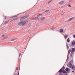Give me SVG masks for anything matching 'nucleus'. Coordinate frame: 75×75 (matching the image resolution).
Returning a JSON list of instances; mask_svg holds the SVG:
<instances>
[{"label":"nucleus","instance_id":"25","mask_svg":"<svg viewBox=\"0 0 75 75\" xmlns=\"http://www.w3.org/2000/svg\"><path fill=\"white\" fill-rule=\"evenodd\" d=\"M20 56H21V53H19V58L20 57Z\"/></svg>","mask_w":75,"mask_h":75},{"label":"nucleus","instance_id":"20","mask_svg":"<svg viewBox=\"0 0 75 75\" xmlns=\"http://www.w3.org/2000/svg\"><path fill=\"white\" fill-rule=\"evenodd\" d=\"M29 25H30V26H31V25H33V23H30L29 24Z\"/></svg>","mask_w":75,"mask_h":75},{"label":"nucleus","instance_id":"31","mask_svg":"<svg viewBox=\"0 0 75 75\" xmlns=\"http://www.w3.org/2000/svg\"><path fill=\"white\" fill-rule=\"evenodd\" d=\"M16 70H18V67H17L16 69Z\"/></svg>","mask_w":75,"mask_h":75},{"label":"nucleus","instance_id":"13","mask_svg":"<svg viewBox=\"0 0 75 75\" xmlns=\"http://www.w3.org/2000/svg\"><path fill=\"white\" fill-rule=\"evenodd\" d=\"M70 71V69L69 68H67L65 69V70L66 71H68V70Z\"/></svg>","mask_w":75,"mask_h":75},{"label":"nucleus","instance_id":"26","mask_svg":"<svg viewBox=\"0 0 75 75\" xmlns=\"http://www.w3.org/2000/svg\"><path fill=\"white\" fill-rule=\"evenodd\" d=\"M5 39H6V37H4V38H3V39L2 40H5Z\"/></svg>","mask_w":75,"mask_h":75},{"label":"nucleus","instance_id":"33","mask_svg":"<svg viewBox=\"0 0 75 75\" xmlns=\"http://www.w3.org/2000/svg\"><path fill=\"white\" fill-rule=\"evenodd\" d=\"M38 16H39V15H37V16L36 17L38 18V17H39Z\"/></svg>","mask_w":75,"mask_h":75},{"label":"nucleus","instance_id":"40","mask_svg":"<svg viewBox=\"0 0 75 75\" xmlns=\"http://www.w3.org/2000/svg\"><path fill=\"white\" fill-rule=\"evenodd\" d=\"M18 75H19V72L18 73Z\"/></svg>","mask_w":75,"mask_h":75},{"label":"nucleus","instance_id":"24","mask_svg":"<svg viewBox=\"0 0 75 75\" xmlns=\"http://www.w3.org/2000/svg\"><path fill=\"white\" fill-rule=\"evenodd\" d=\"M48 11H49V10H47L45 11V12H48Z\"/></svg>","mask_w":75,"mask_h":75},{"label":"nucleus","instance_id":"16","mask_svg":"<svg viewBox=\"0 0 75 75\" xmlns=\"http://www.w3.org/2000/svg\"><path fill=\"white\" fill-rule=\"evenodd\" d=\"M60 31L61 32V33H63V29H61L60 30Z\"/></svg>","mask_w":75,"mask_h":75},{"label":"nucleus","instance_id":"5","mask_svg":"<svg viewBox=\"0 0 75 75\" xmlns=\"http://www.w3.org/2000/svg\"><path fill=\"white\" fill-rule=\"evenodd\" d=\"M73 18H74V17H72L71 18L69 19L67 21H66V22H69V21H71V20H72V19H73Z\"/></svg>","mask_w":75,"mask_h":75},{"label":"nucleus","instance_id":"44","mask_svg":"<svg viewBox=\"0 0 75 75\" xmlns=\"http://www.w3.org/2000/svg\"><path fill=\"white\" fill-rule=\"evenodd\" d=\"M72 23H74V22H72Z\"/></svg>","mask_w":75,"mask_h":75},{"label":"nucleus","instance_id":"9","mask_svg":"<svg viewBox=\"0 0 75 75\" xmlns=\"http://www.w3.org/2000/svg\"><path fill=\"white\" fill-rule=\"evenodd\" d=\"M45 17H43L41 19V21H43V20H45Z\"/></svg>","mask_w":75,"mask_h":75},{"label":"nucleus","instance_id":"6","mask_svg":"<svg viewBox=\"0 0 75 75\" xmlns=\"http://www.w3.org/2000/svg\"><path fill=\"white\" fill-rule=\"evenodd\" d=\"M8 21H9V20L7 21L4 22V24H7L8 23Z\"/></svg>","mask_w":75,"mask_h":75},{"label":"nucleus","instance_id":"36","mask_svg":"<svg viewBox=\"0 0 75 75\" xmlns=\"http://www.w3.org/2000/svg\"><path fill=\"white\" fill-rule=\"evenodd\" d=\"M6 16H5V19H6Z\"/></svg>","mask_w":75,"mask_h":75},{"label":"nucleus","instance_id":"29","mask_svg":"<svg viewBox=\"0 0 75 75\" xmlns=\"http://www.w3.org/2000/svg\"><path fill=\"white\" fill-rule=\"evenodd\" d=\"M69 59V57H68V56H67V60H68Z\"/></svg>","mask_w":75,"mask_h":75},{"label":"nucleus","instance_id":"19","mask_svg":"<svg viewBox=\"0 0 75 75\" xmlns=\"http://www.w3.org/2000/svg\"><path fill=\"white\" fill-rule=\"evenodd\" d=\"M59 72L60 73H61V72H62V68L59 70Z\"/></svg>","mask_w":75,"mask_h":75},{"label":"nucleus","instance_id":"27","mask_svg":"<svg viewBox=\"0 0 75 75\" xmlns=\"http://www.w3.org/2000/svg\"><path fill=\"white\" fill-rule=\"evenodd\" d=\"M35 20H36L38 19V18L37 17H35Z\"/></svg>","mask_w":75,"mask_h":75},{"label":"nucleus","instance_id":"11","mask_svg":"<svg viewBox=\"0 0 75 75\" xmlns=\"http://www.w3.org/2000/svg\"><path fill=\"white\" fill-rule=\"evenodd\" d=\"M72 45L73 46L75 45V41H73L72 42Z\"/></svg>","mask_w":75,"mask_h":75},{"label":"nucleus","instance_id":"32","mask_svg":"<svg viewBox=\"0 0 75 75\" xmlns=\"http://www.w3.org/2000/svg\"><path fill=\"white\" fill-rule=\"evenodd\" d=\"M17 17V15H15V16H13V17Z\"/></svg>","mask_w":75,"mask_h":75},{"label":"nucleus","instance_id":"23","mask_svg":"<svg viewBox=\"0 0 75 75\" xmlns=\"http://www.w3.org/2000/svg\"><path fill=\"white\" fill-rule=\"evenodd\" d=\"M67 6L68 7H71V5H69V4H68Z\"/></svg>","mask_w":75,"mask_h":75},{"label":"nucleus","instance_id":"22","mask_svg":"<svg viewBox=\"0 0 75 75\" xmlns=\"http://www.w3.org/2000/svg\"><path fill=\"white\" fill-rule=\"evenodd\" d=\"M50 29H52V30H54L55 29V27L51 28Z\"/></svg>","mask_w":75,"mask_h":75},{"label":"nucleus","instance_id":"35","mask_svg":"<svg viewBox=\"0 0 75 75\" xmlns=\"http://www.w3.org/2000/svg\"><path fill=\"white\" fill-rule=\"evenodd\" d=\"M32 20H35V18H33L32 19Z\"/></svg>","mask_w":75,"mask_h":75},{"label":"nucleus","instance_id":"39","mask_svg":"<svg viewBox=\"0 0 75 75\" xmlns=\"http://www.w3.org/2000/svg\"><path fill=\"white\" fill-rule=\"evenodd\" d=\"M4 35H2V37H4Z\"/></svg>","mask_w":75,"mask_h":75},{"label":"nucleus","instance_id":"37","mask_svg":"<svg viewBox=\"0 0 75 75\" xmlns=\"http://www.w3.org/2000/svg\"><path fill=\"white\" fill-rule=\"evenodd\" d=\"M33 35H34V32H33Z\"/></svg>","mask_w":75,"mask_h":75},{"label":"nucleus","instance_id":"15","mask_svg":"<svg viewBox=\"0 0 75 75\" xmlns=\"http://www.w3.org/2000/svg\"><path fill=\"white\" fill-rule=\"evenodd\" d=\"M72 69H75V67H74V65H73Z\"/></svg>","mask_w":75,"mask_h":75},{"label":"nucleus","instance_id":"21","mask_svg":"<svg viewBox=\"0 0 75 75\" xmlns=\"http://www.w3.org/2000/svg\"><path fill=\"white\" fill-rule=\"evenodd\" d=\"M15 40H16V39H14L13 40H11V41H15Z\"/></svg>","mask_w":75,"mask_h":75},{"label":"nucleus","instance_id":"28","mask_svg":"<svg viewBox=\"0 0 75 75\" xmlns=\"http://www.w3.org/2000/svg\"><path fill=\"white\" fill-rule=\"evenodd\" d=\"M52 1V0H51L50 1H49L48 2V4H49V3H51V1Z\"/></svg>","mask_w":75,"mask_h":75},{"label":"nucleus","instance_id":"43","mask_svg":"<svg viewBox=\"0 0 75 75\" xmlns=\"http://www.w3.org/2000/svg\"><path fill=\"white\" fill-rule=\"evenodd\" d=\"M70 47H71V45H70Z\"/></svg>","mask_w":75,"mask_h":75},{"label":"nucleus","instance_id":"41","mask_svg":"<svg viewBox=\"0 0 75 75\" xmlns=\"http://www.w3.org/2000/svg\"><path fill=\"white\" fill-rule=\"evenodd\" d=\"M6 38H8V37H6Z\"/></svg>","mask_w":75,"mask_h":75},{"label":"nucleus","instance_id":"18","mask_svg":"<svg viewBox=\"0 0 75 75\" xmlns=\"http://www.w3.org/2000/svg\"><path fill=\"white\" fill-rule=\"evenodd\" d=\"M64 38H67V37H68V36L67 35H65L64 36Z\"/></svg>","mask_w":75,"mask_h":75},{"label":"nucleus","instance_id":"4","mask_svg":"<svg viewBox=\"0 0 75 75\" xmlns=\"http://www.w3.org/2000/svg\"><path fill=\"white\" fill-rule=\"evenodd\" d=\"M64 68H65V67L64 66H63L62 68V72L64 74H66L67 73V71H65V70H64Z\"/></svg>","mask_w":75,"mask_h":75},{"label":"nucleus","instance_id":"42","mask_svg":"<svg viewBox=\"0 0 75 75\" xmlns=\"http://www.w3.org/2000/svg\"><path fill=\"white\" fill-rule=\"evenodd\" d=\"M30 37H31L30 36V37H29V38H30Z\"/></svg>","mask_w":75,"mask_h":75},{"label":"nucleus","instance_id":"1","mask_svg":"<svg viewBox=\"0 0 75 75\" xmlns=\"http://www.w3.org/2000/svg\"><path fill=\"white\" fill-rule=\"evenodd\" d=\"M28 21H24L23 22H19L18 23V25H19V26H25V23H28Z\"/></svg>","mask_w":75,"mask_h":75},{"label":"nucleus","instance_id":"34","mask_svg":"<svg viewBox=\"0 0 75 75\" xmlns=\"http://www.w3.org/2000/svg\"><path fill=\"white\" fill-rule=\"evenodd\" d=\"M73 37L74 38H75V35H73Z\"/></svg>","mask_w":75,"mask_h":75},{"label":"nucleus","instance_id":"14","mask_svg":"<svg viewBox=\"0 0 75 75\" xmlns=\"http://www.w3.org/2000/svg\"><path fill=\"white\" fill-rule=\"evenodd\" d=\"M72 54H73V52H71L70 54V57H71L72 56Z\"/></svg>","mask_w":75,"mask_h":75},{"label":"nucleus","instance_id":"30","mask_svg":"<svg viewBox=\"0 0 75 75\" xmlns=\"http://www.w3.org/2000/svg\"><path fill=\"white\" fill-rule=\"evenodd\" d=\"M42 14H39V15H38V16H42Z\"/></svg>","mask_w":75,"mask_h":75},{"label":"nucleus","instance_id":"10","mask_svg":"<svg viewBox=\"0 0 75 75\" xmlns=\"http://www.w3.org/2000/svg\"><path fill=\"white\" fill-rule=\"evenodd\" d=\"M64 3V1H61L59 3V4H60L61 5H62V4Z\"/></svg>","mask_w":75,"mask_h":75},{"label":"nucleus","instance_id":"8","mask_svg":"<svg viewBox=\"0 0 75 75\" xmlns=\"http://www.w3.org/2000/svg\"><path fill=\"white\" fill-rule=\"evenodd\" d=\"M71 49H72V51L71 52H75V48H74L72 47L71 48Z\"/></svg>","mask_w":75,"mask_h":75},{"label":"nucleus","instance_id":"2","mask_svg":"<svg viewBox=\"0 0 75 75\" xmlns=\"http://www.w3.org/2000/svg\"><path fill=\"white\" fill-rule=\"evenodd\" d=\"M72 63H73V62H72V61H71L69 63V64L67 65L68 67H69V68H71L72 65Z\"/></svg>","mask_w":75,"mask_h":75},{"label":"nucleus","instance_id":"7","mask_svg":"<svg viewBox=\"0 0 75 75\" xmlns=\"http://www.w3.org/2000/svg\"><path fill=\"white\" fill-rule=\"evenodd\" d=\"M71 50H70L68 52V55L67 56L68 57V55L70 54V52H71Z\"/></svg>","mask_w":75,"mask_h":75},{"label":"nucleus","instance_id":"12","mask_svg":"<svg viewBox=\"0 0 75 75\" xmlns=\"http://www.w3.org/2000/svg\"><path fill=\"white\" fill-rule=\"evenodd\" d=\"M66 47H67V49L68 50L69 49V46H68V43H66Z\"/></svg>","mask_w":75,"mask_h":75},{"label":"nucleus","instance_id":"38","mask_svg":"<svg viewBox=\"0 0 75 75\" xmlns=\"http://www.w3.org/2000/svg\"><path fill=\"white\" fill-rule=\"evenodd\" d=\"M74 72V71H72V72Z\"/></svg>","mask_w":75,"mask_h":75},{"label":"nucleus","instance_id":"17","mask_svg":"<svg viewBox=\"0 0 75 75\" xmlns=\"http://www.w3.org/2000/svg\"><path fill=\"white\" fill-rule=\"evenodd\" d=\"M67 41L68 42H70V40L69 39V38H68L67 40Z\"/></svg>","mask_w":75,"mask_h":75},{"label":"nucleus","instance_id":"3","mask_svg":"<svg viewBox=\"0 0 75 75\" xmlns=\"http://www.w3.org/2000/svg\"><path fill=\"white\" fill-rule=\"evenodd\" d=\"M28 16H29V15H28L25 16H22L20 18V19L21 20H22V19H23V18H27Z\"/></svg>","mask_w":75,"mask_h":75}]
</instances>
